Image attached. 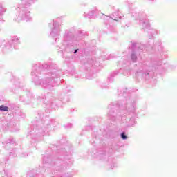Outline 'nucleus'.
Masks as SVG:
<instances>
[{"label": "nucleus", "instance_id": "2", "mask_svg": "<svg viewBox=\"0 0 177 177\" xmlns=\"http://www.w3.org/2000/svg\"><path fill=\"white\" fill-rule=\"evenodd\" d=\"M121 138H122V139L125 140V139H127L128 137L125 135V133H122L121 134Z\"/></svg>", "mask_w": 177, "mask_h": 177}, {"label": "nucleus", "instance_id": "1", "mask_svg": "<svg viewBox=\"0 0 177 177\" xmlns=\"http://www.w3.org/2000/svg\"><path fill=\"white\" fill-rule=\"evenodd\" d=\"M0 111H9V107H8L5 105H1L0 106Z\"/></svg>", "mask_w": 177, "mask_h": 177}, {"label": "nucleus", "instance_id": "3", "mask_svg": "<svg viewBox=\"0 0 177 177\" xmlns=\"http://www.w3.org/2000/svg\"><path fill=\"white\" fill-rule=\"evenodd\" d=\"M77 52H78V50H76L75 51V53H77Z\"/></svg>", "mask_w": 177, "mask_h": 177}]
</instances>
